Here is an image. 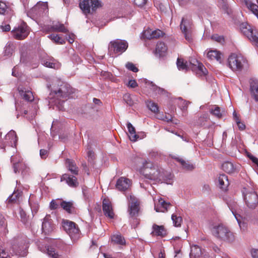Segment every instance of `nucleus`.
<instances>
[{
    "label": "nucleus",
    "instance_id": "62",
    "mask_svg": "<svg viewBox=\"0 0 258 258\" xmlns=\"http://www.w3.org/2000/svg\"><path fill=\"white\" fill-rule=\"evenodd\" d=\"M43 9H44L42 8H40V6L39 5H36L32 9V11L33 12H34L36 11H39L40 12L43 13L44 12Z\"/></svg>",
    "mask_w": 258,
    "mask_h": 258
},
{
    "label": "nucleus",
    "instance_id": "27",
    "mask_svg": "<svg viewBox=\"0 0 258 258\" xmlns=\"http://www.w3.org/2000/svg\"><path fill=\"white\" fill-rule=\"evenodd\" d=\"M175 159L179 162L182 166V168L188 171H191L195 168V166L188 161H185L183 159L179 157H176Z\"/></svg>",
    "mask_w": 258,
    "mask_h": 258
},
{
    "label": "nucleus",
    "instance_id": "18",
    "mask_svg": "<svg viewBox=\"0 0 258 258\" xmlns=\"http://www.w3.org/2000/svg\"><path fill=\"white\" fill-rule=\"evenodd\" d=\"M65 165L68 170L70 171L73 174L75 175L78 174L79 168L77 166L75 161L68 158L66 160Z\"/></svg>",
    "mask_w": 258,
    "mask_h": 258
},
{
    "label": "nucleus",
    "instance_id": "16",
    "mask_svg": "<svg viewBox=\"0 0 258 258\" xmlns=\"http://www.w3.org/2000/svg\"><path fill=\"white\" fill-rule=\"evenodd\" d=\"M128 200L129 210H140L141 204L140 201L134 195H130Z\"/></svg>",
    "mask_w": 258,
    "mask_h": 258
},
{
    "label": "nucleus",
    "instance_id": "41",
    "mask_svg": "<svg viewBox=\"0 0 258 258\" xmlns=\"http://www.w3.org/2000/svg\"><path fill=\"white\" fill-rule=\"evenodd\" d=\"M178 99L179 100V102L178 103L179 107L182 111L186 110L188 107V104L189 103V102L183 100L181 98H179Z\"/></svg>",
    "mask_w": 258,
    "mask_h": 258
},
{
    "label": "nucleus",
    "instance_id": "23",
    "mask_svg": "<svg viewBox=\"0 0 258 258\" xmlns=\"http://www.w3.org/2000/svg\"><path fill=\"white\" fill-rule=\"evenodd\" d=\"M152 229L153 231L151 234L153 235L163 237L166 234V230L163 226H159L156 224H153Z\"/></svg>",
    "mask_w": 258,
    "mask_h": 258
},
{
    "label": "nucleus",
    "instance_id": "34",
    "mask_svg": "<svg viewBox=\"0 0 258 258\" xmlns=\"http://www.w3.org/2000/svg\"><path fill=\"white\" fill-rule=\"evenodd\" d=\"M190 255L194 257H198L201 254V248L197 245H193L190 248Z\"/></svg>",
    "mask_w": 258,
    "mask_h": 258
},
{
    "label": "nucleus",
    "instance_id": "9",
    "mask_svg": "<svg viewBox=\"0 0 258 258\" xmlns=\"http://www.w3.org/2000/svg\"><path fill=\"white\" fill-rule=\"evenodd\" d=\"M13 37L17 40L25 39L29 34L28 27L25 23H23L12 31Z\"/></svg>",
    "mask_w": 258,
    "mask_h": 258
},
{
    "label": "nucleus",
    "instance_id": "5",
    "mask_svg": "<svg viewBox=\"0 0 258 258\" xmlns=\"http://www.w3.org/2000/svg\"><path fill=\"white\" fill-rule=\"evenodd\" d=\"M244 201L249 209H254L258 205V195L252 189L243 188L242 191Z\"/></svg>",
    "mask_w": 258,
    "mask_h": 258
},
{
    "label": "nucleus",
    "instance_id": "36",
    "mask_svg": "<svg viewBox=\"0 0 258 258\" xmlns=\"http://www.w3.org/2000/svg\"><path fill=\"white\" fill-rule=\"evenodd\" d=\"M61 208L63 210H71L74 209L75 207L74 206V202L72 201L66 202L62 200L61 203Z\"/></svg>",
    "mask_w": 258,
    "mask_h": 258
},
{
    "label": "nucleus",
    "instance_id": "24",
    "mask_svg": "<svg viewBox=\"0 0 258 258\" xmlns=\"http://www.w3.org/2000/svg\"><path fill=\"white\" fill-rule=\"evenodd\" d=\"M218 180L220 188L224 190H226L229 184L227 176L225 174H220L218 177Z\"/></svg>",
    "mask_w": 258,
    "mask_h": 258
},
{
    "label": "nucleus",
    "instance_id": "15",
    "mask_svg": "<svg viewBox=\"0 0 258 258\" xmlns=\"http://www.w3.org/2000/svg\"><path fill=\"white\" fill-rule=\"evenodd\" d=\"M17 140L18 137L14 131H11L5 136V143L9 146H16Z\"/></svg>",
    "mask_w": 258,
    "mask_h": 258
},
{
    "label": "nucleus",
    "instance_id": "4",
    "mask_svg": "<svg viewBox=\"0 0 258 258\" xmlns=\"http://www.w3.org/2000/svg\"><path fill=\"white\" fill-rule=\"evenodd\" d=\"M128 47L127 42L123 40L116 39L110 42L108 45V53L112 57L124 52Z\"/></svg>",
    "mask_w": 258,
    "mask_h": 258
},
{
    "label": "nucleus",
    "instance_id": "44",
    "mask_svg": "<svg viewBox=\"0 0 258 258\" xmlns=\"http://www.w3.org/2000/svg\"><path fill=\"white\" fill-rule=\"evenodd\" d=\"M91 6L92 11H95L97 8L101 7V3L98 0H91Z\"/></svg>",
    "mask_w": 258,
    "mask_h": 258
},
{
    "label": "nucleus",
    "instance_id": "54",
    "mask_svg": "<svg viewBox=\"0 0 258 258\" xmlns=\"http://www.w3.org/2000/svg\"><path fill=\"white\" fill-rule=\"evenodd\" d=\"M48 154V151L45 149L40 150V156L42 159H46Z\"/></svg>",
    "mask_w": 258,
    "mask_h": 258
},
{
    "label": "nucleus",
    "instance_id": "33",
    "mask_svg": "<svg viewBox=\"0 0 258 258\" xmlns=\"http://www.w3.org/2000/svg\"><path fill=\"white\" fill-rule=\"evenodd\" d=\"M222 169L226 172L232 173L234 172L235 169L233 164L230 162H225L222 164Z\"/></svg>",
    "mask_w": 258,
    "mask_h": 258
},
{
    "label": "nucleus",
    "instance_id": "11",
    "mask_svg": "<svg viewBox=\"0 0 258 258\" xmlns=\"http://www.w3.org/2000/svg\"><path fill=\"white\" fill-rule=\"evenodd\" d=\"M72 93L70 88L66 86H62L57 91L55 92V97L60 102H63L69 98Z\"/></svg>",
    "mask_w": 258,
    "mask_h": 258
},
{
    "label": "nucleus",
    "instance_id": "26",
    "mask_svg": "<svg viewBox=\"0 0 258 258\" xmlns=\"http://www.w3.org/2000/svg\"><path fill=\"white\" fill-rule=\"evenodd\" d=\"M18 91L21 96L26 101L32 102L34 100V97L32 91L29 90L24 91L19 88H18Z\"/></svg>",
    "mask_w": 258,
    "mask_h": 258
},
{
    "label": "nucleus",
    "instance_id": "48",
    "mask_svg": "<svg viewBox=\"0 0 258 258\" xmlns=\"http://www.w3.org/2000/svg\"><path fill=\"white\" fill-rule=\"evenodd\" d=\"M45 65L48 68H53V69H58L59 67V64L50 61H46L45 63Z\"/></svg>",
    "mask_w": 258,
    "mask_h": 258
},
{
    "label": "nucleus",
    "instance_id": "21",
    "mask_svg": "<svg viewBox=\"0 0 258 258\" xmlns=\"http://www.w3.org/2000/svg\"><path fill=\"white\" fill-rule=\"evenodd\" d=\"M53 226L52 224L51 220L49 219V217L46 216L42 224V231L45 234H48L53 231Z\"/></svg>",
    "mask_w": 258,
    "mask_h": 258
},
{
    "label": "nucleus",
    "instance_id": "60",
    "mask_svg": "<svg viewBox=\"0 0 258 258\" xmlns=\"http://www.w3.org/2000/svg\"><path fill=\"white\" fill-rule=\"evenodd\" d=\"M248 157L255 164H256L258 166V159L252 155L251 154L248 155Z\"/></svg>",
    "mask_w": 258,
    "mask_h": 258
},
{
    "label": "nucleus",
    "instance_id": "29",
    "mask_svg": "<svg viewBox=\"0 0 258 258\" xmlns=\"http://www.w3.org/2000/svg\"><path fill=\"white\" fill-rule=\"evenodd\" d=\"M207 56L209 59L219 61L221 59V53L216 49L209 50L207 53Z\"/></svg>",
    "mask_w": 258,
    "mask_h": 258
},
{
    "label": "nucleus",
    "instance_id": "45",
    "mask_svg": "<svg viewBox=\"0 0 258 258\" xmlns=\"http://www.w3.org/2000/svg\"><path fill=\"white\" fill-rule=\"evenodd\" d=\"M125 67L128 70L135 73L138 72L139 71L138 69L135 66V65L131 62H128L126 64Z\"/></svg>",
    "mask_w": 258,
    "mask_h": 258
},
{
    "label": "nucleus",
    "instance_id": "39",
    "mask_svg": "<svg viewBox=\"0 0 258 258\" xmlns=\"http://www.w3.org/2000/svg\"><path fill=\"white\" fill-rule=\"evenodd\" d=\"M171 219L175 226H180L182 221V219L181 216L177 215V214H172Z\"/></svg>",
    "mask_w": 258,
    "mask_h": 258
},
{
    "label": "nucleus",
    "instance_id": "40",
    "mask_svg": "<svg viewBox=\"0 0 258 258\" xmlns=\"http://www.w3.org/2000/svg\"><path fill=\"white\" fill-rule=\"evenodd\" d=\"M164 34L163 32L159 29L155 30L153 31L150 34V36L148 37L149 39L158 38L163 36Z\"/></svg>",
    "mask_w": 258,
    "mask_h": 258
},
{
    "label": "nucleus",
    "instance_id": "59",
    "mask_svg": "<svg viewBox=\"0 0 258 258\" xmlns=\"http://www.w3.org/2000/svg\"><path fill=\"white\" fill-rule=\"evenodd\" d=\"M0 258H10V257L5 252V250L2 249L0 250Z\"/></svg>",
    "mask_w": 258,
    "mask_h": 258
},
{
    "label": "nucleus",
    "instance_id": "2",
    "mask_svg": "<svg viewBox=\"0 0 258 258\" xmlns=\"http://www.w3.org/2000/svg\"><path fill=\"white\" fill-rule=\"evenodd\" d=\"M141 172L147 179L157 181L159 179L160 170L157 166L150 161L145 160L142 163Z\"/></svg>",
    "mask_w": 258,
    "mask_h": 258
},
{
    "label": "nucleus",
    "instance_id": "56",
    "mask_svg": "<svg viewBox=\"0 0 258 258\" xmlns=\"http://www.w3.org/2000/svg\"><path fill=\"white\" fill-rule=\"evenodd\" d=\"M0 226L3 227H5L7 226L6 219L2 215H0Z\"/></svg>",
    "mask_w": 258,
    "mask_h": 258
},
{
    "label": "nucleus",
    "instance_id": "14",
    "mask_svg": "<svg viewBox=\"0 0 258 258\" xmlns=\"http://www.w3.org/2000/svg\"><path fill=\"white\" fill-rule=\"evenodd\" d=\"M187 23H188V22H187L184 18H182L180 27L182 32L184 34L185 39L188 42H190L192 41L191 31L190 29H187Z\"/></svg>",
    "mask_w": 258,
    "mask_h": 258
},
{
    "label": "nucleus",
    "instance_id": "30",
    "mask_svg": "<svg viewBox=\"0 0 258 258\" xmlns=\"http://www.w3.org/2000/svg\"><path fill=\"white\" fill-rule=\"evenodd\" d=\"M156 205L157 207L163 208L164 210L171 209L173 207V205L170 202L166 201L163 198H160L158 200V202Z\"/></svg>",
    "mask_w": 258,
    "mask_h": 258
},
{
    "label": "nucleus",
    "instance_id": "49",
    "mask_svg": "<svg viewBox=\"0 0 258 258\" xmlns=\"http://www.w3.org/2000/svg\"><path fill=\"white\" fill-rule=\"evenodd\" d=\"M23 165L21 162H17L13 165V168L15 173H17L19 172V168Z\"/></svg>",
    "mask_w": 258,
    "mask_h": 258
},
{
    "label": "nucleus",
    "instance_id": "47",
    "mask_svg": "<svg viewBox=\"0 0 258 258\" xmlns=\"http://www.w3.org/2000/svg\"><path fill=\"white\" fill-rule=\"evenodd\" d=\"M20 215L21 220L24 222H26L29 219V216H27L25 211H20Z\"/></svg>",
    "mask_w": 258,
    "mask_h": 258
},
{
    "label": "nucleus",
    "instance_id": "28",
    "mask_svg": "<svg viewBox=\"0 0 258 258\" xmlns=\"http://www.w3.org/2000/svg\"><path fill=\"white\" fill-rule=\"evenodd\" d=\"M91 0H82L80 2L79 6L81 9L85 14L90 13Z\"/></svg>",
    "mask_w": 258,
    "mask_h": 258
},
{
    "label": "nucleus",
    "instance_id": "46",
    "mask_svg": "<svg viewBox=\"0 0 258 258\" xmlns=\"http://www.w3.org/2000/svg\"><path fill=\"white\" fill-rule=\"evenodd\" d=\"M212 39L219 42L223 43L224 42V38L223 36L219 35L218 34H214L211 37Z\"/></svg>",
    "mask_w": 258,
    "mask_h": 258
},
{
    "label": "nucleus",
    "instance_id": "53",
    "mask_svg": "<svg viewBox=\"0 0 258 258\" xmlns=\"http://www.w3.org/2000/svg\"><path fill=\"white\" fill-rule=\"evenodd\" d=\"M161 119L167 122H171L172 120V116L169 114H165Z\"/></svg>",
    "mask_w": 258,
    "mask_h": 258
},
{
    "label": "nucleus",
    "instance_id": "25",
    "mask_svg": "<svg viewBox=\"0 0 258 258\" xmlns=\"http://www.w3.org/2000/svg\"><path fill=\"white\" fill-rule=\"evenodd\" d=\"M126 126L129 133L128 137L130 140L132 142H136L139 136L136 134L135 128L130 122H127Z\"/></svg>",
    "mask_w": 258,
    "mask_h": 258
},
{
    "label": "nucleus",
    "instance_id": "13",
    "mask_svg": "<svg viewBox=\"0 0 258 258\" xmlns=\"http://www.w3.org/2000/svg\"><path fill=\"white\" fill-rule=\"evenodd\" d=\"M23 193L22 191L15 190L7 200L8 205L19 204L22 200Z\"/></svg>",
    "mask_w": 258,
    "mask_h": 258
},
{
    "label": "nucleus",
    "instance_id": "55",
    "mask_svg": "<svg viewBox=\"0 0 258 258\" xmlns=\"http://www.w3.org/2000/svg\"><path fill=\"white\" fill-rule=\"evenodd\" d=\"M128 86L132 88H135L138 86V84L135 80H131L128 81Z\"/></svg>",
    "mask_w": 258,
    "mask_h": 258
},
{
    "label": "nucleus",
    "instance_id": "50",
    "mask_svg": "<svg viewBox=\"0 0 258 258\" xmlns=\"http://www.w3.org/2000/svg\"><path fill=\"white\" fill-rule=\"evenodd\" d=\"M103 212L104 215L106 217L110 219H112L114 218V213L113 212V211H103Z\"/></svg>",
    "mask_w": 258,
    "mask_h": 258
},
{
    "label": "nucleus",
    "instance_id": "12",
    "mask_svg": "<svg viewBox=\"0 0 258 258\" xmlns=\"http://www.w3.org/2000/svg\"><path fill=\"white\" fill-rule=\"evenodd\" d=\"M132 185V181L128 178L121 177L118 179L115 185L117 189L120 191H125L127 190Z\"/></svg>",
    "mask_w": 258,
    "mask_h": 258
},
{
    "label": "nucleus",
    "instance_id": "64",
    "mask_svg": "<svg viewBox=\"0 0 258 258\" xmlns=\"http://www.w3.org/2000/svg\"><path fill=\"white\" fill-rule=\"evenodd\" d=\"M236 123H237L239 130H243L245 128V124H243V123L241 122L240 120L239 121V122H237Z\"/></svg>",
    "mask_w": 258,
    "mask_h": 258
},
{
    "label": "nucleus",
    "instance_id": "51",
    "mask_svg": "<svg viewBox=\"0 0 258 258\" xmlns=\"http://www.w3.org/2000/svg\"><path fill=\"white\" fill-rule=\"evenodd\" d=\"M7 9V6L5 3L0 1V14H4Z\"/></svg>",
    "mask_w": 258,
    "mask_h": 258
},
{
    "label": "nucleus",
    "instance_id": "35",
    "mask_svg": "<svg viewBox=\"0 0 258 258\" xmlns=\"http://www.w3.org/2000/svg\"><path fill=\"white\" fill-rule=\"evenodd\" d=\"M48 255L52 258H64L62 255L59 254L55 249L52 247H49L47 249Z\"/></svg>",
    "mask_w": 258,
    "mask_h": 258
},
{
    "label": "nucleus",
    "instance_id": "6",
    "mask_svg": "<svg viewBox=\"0 0 258 258\" xmlns=\"http://www.w3.org/2000/svg\"><path fill=\"white\" fill-rule=\"evenodd\" d=\"M62 226L63 229L69 235L71 239L76 240L80 237V230L78 225L74 222L68 220H62Z\"/></svg>",
    "mask_w": 258,
    "mask_h": 258
},
{
    "label": "nucleus",
    "instance_id": "17",
    "mask_svg": "<svg viewBox=\"0 0 258 258\" xmlns=\"http://www.w3.org/2000/svg\"><path fill=\"white\" fill-rule=\"evenodd\" d=\"M60 181H66L70 186L73 187H76L78 185L77 178L74 176L71 177L68 174H63L60 177Z\"/></svg>",
    "mask_w": 258,
    "mask_h": 258
},
{
    "label": "nucleus",
    "instance_id": "52",
    "mask_svg": "<svg viewBox=\"0 0 258 258\" xmlns=\"http://www.w3.org/2000/svg\"><path fill=\"white\" fill-rule=\"evenodd\" d=\"M147 1V0H134V3L137 6L142 7L146 4Z\"/></svg>",
    "mask_w": 258,
    "mask_h": 258
},
{
    "label": "nucleus",
    "instance_id": "8",
    "mask_svg": "<svg viewBox=\"0 0 258 258\" xmlns=\"http://www.w3.org/2000/svg\"><path fill=\"white\" fill-rule=\"evenodd\" d=\"M243 62L244 59L242 56L234 53L231 54L228 58L229 66L234 71L241 70Z\"/></svg>",
    "mask_w": 258,
    "mask_h": 258
},
{
    "label": "nucleus",
    "instance_id": "58",
    "mask_svg": "<svg viewBox=\"0 0 258 258\" xmlns=\"http://www.w3.org/2000/svg\"><path fill=\"white\" fill-rule=\"evenodd\" d=\"M232 213L234 215L235 218L236 219L238 223L239 224L240 227H241V219H242V217L240 215H238L236 213V211H235V212L232 211Z\"/></svg>",
    "mask_w": 258,
    "mask_h": 258
},
{
    "label": "nucleus",
    "instance_id": "38",
    "mask_svg": "<svg viewBox=\"0 0 258 258\" xmlns=\"http://www.w3.org/2000/svg\"><path fill=\"white\" fill-rule=\"evenodd\" d=\"M62 199H57L56 200H53L50 203V208L51 210H56L59 208V206L61 207V203Z\"/></svg>",
    "mask_w": 258,
    "mask_h": 258
},
{
    "label": "nucleus",
    "instance_id": "32",
    "mask_svg": "<svg viewBox=\"0 0 258 258\" xmlns=\"http://www.w3.org/2000/svg\"><path fill=\"white\" fill-rule=\"evenodd\" d=\"M48 38H49L56 44H63L65 43L64 39L58 35L52 34L48 35Z\"/></svg>",
    "mask_w": 258,
    "mask_h": 258
},
{
    "label": "nucleus",
    "instance_id": "63",
    "mask_svg": "<svg viewBox=\"0 0 258 258\" xmlns=\"http://www.w3.org/2000/svg\"><path fill=\"white\" fill-rule=\"evenodd\" d=\"M210 190V185L208 184H205L202 188V190L204 192H208Z\"/></svg>",
    "mask_w": 258,
    "mask_h": 258
},
{
    "label": "nucleus",
    "instance_id": "37",
    "mask_svg": "<svg viewBox=\"0 0 258 258\" xmlns=\"http://www.w3.org/2000/svg\"><path fill=\"white\" fill-rule=\"evenodd\" d=\"M148 108L153 112L156 113L159 111V107L156 103L152 101H148L147 102Z\"/></svg>",
    "mask_w": 258,
    "mask_h": 258
},
{
    "label": "nucleus",
    "instance_id": "19",
    "mask_svg": "<svg viewBox=\"0 0 258 258\" xmlns=\"http://www.w3.org/2000/svg\"><path fill=\"white\" fill-rule=\"evenodd\" d=\"M250 92L251 97L256 102H258V80H251L250 82Z\"/></svg>",
    "mask_w": 258,
    "mask_h": 258
},
{
    "label": "nucleus",
    "instance_id": "10",
    "mask_svg": "<svg viewBox=\"0 0 258 258\" xmlns=\"http://www.w3.org/2000/svg\"><path fill=\"white\" fill-rule=\"evenodd\" d=\"M12 249L14 251H16V254L22 256L26 255V249L27 245L23 242L21 239L14 238L12 242Z\"/></svg>",
    "mask_w": 258,
    "mask_h": 258
},
{
    "label": "nucleus",
    "instance_id": "7",
    "mask_svg": "<svg viewBox=\"0 0 258 258\" xmlns=\"http://www.w3.org/2000/svg\"><path fill=\"white\" fill-rule=\"evenodd\" d=\"M240 29L242 33L252 43L258 47V31L257 29L247 23H242L240 25Z\"/></svg>",
    "mask_w": 258,
    "mask_h": 258
},
{
    "label": "nucleus",
    "instance_id": "43",
    "mask_svg": "<svg viewBox=\"0 0 258 258\" xmlns=\"http://www.w3.org/2000/svg\"><path fill=\"white\" fill-rule=\"evenodd\" d=\"M211 113L219 118L222 116L220 111V108L217 106H215L214 109H211Z\"/></svg>",
    "mask_w": 258,
    "mask_h": 258
},
{
    "label": "nucleus",
    "instance_id": "20",
    "mask_svg": "<svg viewBox=\"0 0 258 258\" xmlns=\"http://www.w3.org/2000/svg\"><path fill=\"white\" fill-rule=\"evenodd\" d=\"M49 31L62 32L64 33H67L69 32V30L65 27L64 24L59 22H57L56 23H53L52 25H51L49 28Z\"/></svg>",
    "mask_w": 258,
    "mask_h": 258
},
{
    "label": "nucleus",
    "instance_id": "61",
    "mask_svg": "<svg viewBox=\"0 0 258 258\" xmlns=\"http://www.w3.org/2000/svg\"><path fill=\"white\" fill-rule=\"evenodd\" d=\"M1 28L3 30V31H6V32H8L11 29L10 25L9 24L5 25V26L1 25Z\"/></svg>",
    "mask_w": 258,
    "mask_h": 258
},
{
    "label": "nucleus",
    "instance_id": "31",
    "mask_svg": "<svg viewBox=\"0 0 258 258\" xmlns=\"http://www.w3.org/2000/svg\"><path fill=\"white\" fill-rule=\"evenodd\" d=\"M111 240L115 244L119 245H124L125 244V239L120 234H116L112 235Z\"/></svg>",
    "mask_w": 258,
    "mask_h": 258
},
{
    "label": "nucleus",
    "instance_id": "3",
    "mask_svg": "<svg viewBox=\"0 0 258 258\" xmlns=\"http://www.w3.org/2000/svg\"><path fill=\"white\" fill-rule=\"evenodd\" d=\"M212 232L215 237L222 240L231 242L234 239L233 234L222 224L215 226Z\"/></svg>",
    "mask_w": 258,
    "mask_h": 258
},
{
    "label": "nucleus",
    "instance_id": "22",
    "mask_svg": "<svg viewBox=\"0 0 258 258\" xmlns=\"http://www.w3.org/2000/svg\"><path fill=\"white\" fill-rule=\"evenodd\" d=\"M167 47L163 42H158L156 44L155 53L159 57H163L166 54Z\"/></svg>",
    "mask_w": 258,
    "mask_h": 258
},
{
    "label": "nucleus",
    "instance_id": "1",
    "mask_svg": "<svg viewBox=\"0 0 258 258\" xmlns=\"http://www.w3.org/2000/svg\"><path fill=\"white\" fill-rule=\"evenodd\" d=\"M176 64L179 70L186 71L190 69L197 72L201 75H206L208 73L207 70L203 64L195 58H190L188 62L182 58H178Z\"/></svg>",
    "mask_w": 258,
    "mask_h": 258
},
{
    "label": "nucleus",
    "instance_id": "57",
    "mask_svg": "<svg viewBox=\"0 0 258 258\" xmlns=\"http://www.w3.org/2000/svg\"><path fill=\"white\" fill-rule=\"evenodd\" d=\"M250 252L252 258H258V249L253 248Z\"/></svg>",
    "mask_w": 258,
    "mask_h": 258
},
{
    "label": "nucleus",
    "instance_id": "42",
    "mask_svg": "<svg viewBox=\"0 0 258 258\" xmlns=\"http://www.w3.org/2000/svg\"><path fill=\"white\" fill-rule=\"evenodd\" d=\"M102 207V210H112L111 202L107 199H104L103 201Z\"/></svg>",
    "mask_w": 258,
    "mask_h": 258
}]
</instances>
